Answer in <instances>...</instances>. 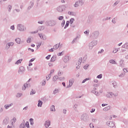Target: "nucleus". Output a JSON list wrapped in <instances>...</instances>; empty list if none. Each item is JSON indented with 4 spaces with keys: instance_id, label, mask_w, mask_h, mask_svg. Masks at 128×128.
Masks as SVG:
<instances>
[{
    "instance_id": "nucleus-1",
    "label": "nucleus",
    "mask_w": 128,
    "mask_h": 128,
    "mask_svg": "<svg viewBox=\"0 0 128 128\" xmlns=\"http://www.w3.org/2000/svg\"><path fill=\"white\" fill-rule=\"evenodd\" d=\"M98 36H100V32L95 30L92 32V34L91 35L92 40H97V38H98Z\"/></svg>"
},
{
    "instance_id": "nucleus-2",
    "label": "nucleus",
    "mask_w": 128,
    "mask_h": 128,
    "mask_svg": "<svg viewBox=\"0 0 128 128\" xmlns=\"http://www.w3.org/2000/svg\"><path fill=\"white\" fill-rule=\"evenodd\" d=\"M98 44V40H94L89 44L90 50H92L94 46H96Z\"/></svg>"
},
{
    "instance_id": "nucleus-3",
    "label": "nucleus",
    "mask_w": 128,
    "mask_h": 128,
    "mask_svg": "<svg viewBox=\"0 0 128 128\" xmlns=\"http://www.w3.org/2000/svg\"><path fill=\"white\" fill-rule=\"evenodd\" d=\"M16 28L18 30H20V32H24V30H26V27L22 24H17Z\"/></svg>"
},
{
    "instance_id": "nucleus-4",
    "label": "nucleus",
    "mask_w": 128,
    "mask_h": 128,
    "mask_svg": "<svg viewBox=\"0 0 128 128\" xmlns=\"http://www.w3.org/2000/svg\"><path fill=\"white\" fill-rule=\"evenodd\" d=\"M56 22L54 20H49L46 22V24L48 26H54V25L56 24Z\"/></svg>"
},
{
    "instance_id": "nucleus-5",
    "label": "nucleus",
    "mask_w": 128,
    "mask_h": 128,
    "mask_svg": "<svg viewBox=\"0 0 128 128\" xmlns=\"http://www.w3.org/2000/svg\"><path fill=\"white\" fill-rule=\"evenodd\" d=\"M81 120L83 122H88V115L86 114H84L81 116Z\"/></svg>"
},
{
    "instance_id": "nucleus-6",
    "label": "nucleus",
    "mask_w": 128,
    "mask_h": 128,
    "mask_svg": "<svg viewBox=\"0 0 128 128\" xmlns=\"http://www.w3.org/2000/svg\"><path fill=\"white\" fill-rule=\"evenodd\" d=\"M64 10H66V6L64 5L60 6L56 8V10L58 11V12H62Z\"/></svg>"
},
{
    "instance_id": "nucleus-7",
    "label": "nucleus",
    "mask_w": 128,
    "mask_h": 128,
    "mask_svg": "<svg viewBox=\"0 0 128 128\" xmlns=\"http://www.w3.org/2000/svg\"><path fill=\"white\" fill-rule=\"evenodd\" d=\"M30 78L28 81L24 84V87H22V90H26V88H28V86H30V84H28V82H30Z\"/></svg>"
},
{
    "instance_id": "nucleus-8",
    "label": "nucleus",
    "mask_w": 128,
    "mask_h": 128,
    "mask_svg": "<svg viewBox=\"0 0 128 128\" xmlns=\"http://www.w3.org/2000/svg\"><path fill=\"white\" fill-rule=\"evenodd\" d=\"M26 68H24V67L21 66L19 68V70H18V74H22L24 72Z\"/></svg>"
},
{
    "instance_id": "nucleus-9",
    "label": "nucleus",
    "mask_w": 128,
    "mask_h": 128,
    "mask_svg": "<svg viewBox=\"0 0 128 128\" xmlns=\"http://www.w3.org/2000/svg\"><path fill=\"white\" fill-rule=\"evenodd\" d=\"M82 62V58H80L79 60H78V63H76V66H76V68L77 70H78V68H80V64H81Z\"/></svg>"
},
{
    "instance_id": "nucleus-10",
    "label": "nucleus",
    "mask_w": 128,
    "mask_h": 128,
    "mask_svg": "<svg viewBox=\"0 0 128 128\" xmlns=\"http://www.w3.org/2000/svg\"><path fill=\"white\" fill-rule=\"evenodd\" d=\"M106 124L108 126H110V128H114V122L108 121L106 122Z\"/></svg>"
},
{
    "instance_id": "nucleus-11",
    "label": "nucleus",
    "mask_w": 128,
    "mask_h": 128,
    "mask_svg": "<svg viewBox=\"0 0 128 128\" xmlns=\"http://www.w3.org/2000/svg\"><path fill=\"white\" fill-rule=\"evenodd\" d=\"M8 122H10V119L8 118H6L4 120L2 124H4V126H6Z\"/></svg>"
},
{
    "instance_id": "nucleus-12",
    "label": "nucleus",
    "mask_w": 128,
    "mask_h": 128,
    "mask_svg": "<svg viewBox=\"0 0 128 128\" xmlns=\"http://www.w3.org/2000/svg\"><path fill=\"white\" fill-rule=\"evenodd\" d=\"M14 44V42H10L6 44V46L7 50H8L10 46H12Z\"/></svg>"
},
{
    "instance_id": "nucleus-13",
    "label": "nucleus",
    "mask_w": 128,
    "mask_h": 128,
    "mask_svg": "<svg viewBox=\"0 0 128 128\" xmlns=\"http://www.w3.org/2000/svg\"><path fill=\"white\" fill-rule=\"evenodd\" d=\"M34 0H33L32 2H30V6L28 8V10H30V8H32V6H34Z\"/></svg>"
},
{
    "instance_id": "nucleus-14",
    "label": "nucleus",
    "mask_w": 128,
    "mask_h": 128,
    "mask_svg": "<svg viewBox=\"0 0 128 128\" xmlns=\"http://www.w3.org/2000/svg\"><path fill=\"white\" fill-rule=\"evenodd\" d=\"M68 60H70V56H68V55L64 56V62L66 63L68 62Z\"/></svg>"
},
{
    "instance_id": "nucleus-15",
    "label": "nucleus",
    "mask_w": 128,
    "mask_h": 128,
    "mask_svg": "<svg viewBox=\"0 0 128 128\" xmlns=\"http://www.w3.org/2000/svg\"><path fill=\"white\" fill-rule=\"evenodd\" d=\"M44 126L46 128H48L50 126V121L46 120L45 122Z\"/></svg>"
},
{
    "instance_id": "nucleus-16",
    "label": "nucleus",
    "mask_w": 128,
    "mask_h": 128,
    "mask_svg": "<svg viewBox=\"0 0 128 128\" xmlns=\"http://www.w3.org/2000/svg\"><path fill=\"white\" fill-rule=\"evenodd\" d=\"M110 84H112V86L114 88H116L117 84H116V81H110Z\"/></svg>"
},
{
    "instance_id": "nucleus-17",
    "label": "nucleus",
    "mask_w": 128,
    "mask_h": 128,
    "mask_svg": "<svg viewBox=\"0 0 128 128\" xmlns=\"http://www.w3.org/2000/svg\"><path fill=\"white\" fill-rule=\"evenodd\" d=\"M42 101L40 100H38V108H42Z\"/></svg>"
},
{
    "instance_id": "nucleus-18",
    "label": "nucleus",
    "mask_w": 128,
    "mask_h": 128,
    "mask_svg": "<svg viewBox=\"0 0 128 128\" xmlns=\"http://www.w3.org/2000/svg\"><path fill=\"white\" fill-rule=\"evenodd\" d=\"M110 96H118V94L116 93V94H114V92H110Z\"/></svg>"
},
{
    "instance_id": "nucleus-19",
    "label": "nucleus",
    "mask_w": 128,
    "mask_h": 128,
    "mask_svg": "<svg viewBox=\"0 0 128 128\" xmlns=\"http://www.w3.org/2000/svg\"><path fill=\"white\" fill-rule=\"evenodd\" d=\"M56 60V56H53L52 57L51 59H50V62H54V60Z\"/></svg>"
},
{
    "instance_id": "nucleus-20",
    "label": "nucleus",
    "mask_w": 128,
    "mask_h": 128,
    "mask_svg": "<svg viewBox=\"0 0 128 128\" xmlns=\"http://www.w3.org/2000/svg\"><path fill=\"white\" fill-rule=\"evenodd\" d=\"M13 104L12 103L8 105H7V104H6L4 105V108L6 109V110H8V108H10V106H13Z\"/></svg>"
},
{
    "instance_id": "nucleus-21",
    "label": "nucleus",
    "mask_w": 128,
    "mask_h": 128,
    "mask_svg": "<svg viewBox=\"0 0 128 128\" xmlns=\"http://www.w3.org/2000/svg\"><path fill=\"white\" fill-rule=\"evenodd\" d=\"M12 6L10 4H9L8 6V9L9 12H12Z\"/></svg>"
},
{
    "instance_id": "nucleus-22",
    "label": "nucleus",
    "mask_w": 128,
    "mask_h": 128,
    "mask_svg": "<svg viewBox=\"0 0 128 128\" xmlns=\"http://www.w3.org/2000/svg\"><path fill=\"white\" fill-rule=\"evenodd\" d=\"M20 38H16L15 39V42L18 44H20Z\"/></svg>"
},
{
    "instance_id": "nucleus-23",
    "label": "nucleus",
    "mask_w": 128,
    "mask_h": 128,
    "mask_svg": "<svg viewBox=\"0 0 128 128\" xmlns=\"http://www.w3.org/2000/svg\"><path fill=\"white\" fill-rule=\"evenodd\" d=\"M122 48H123L128 49V42H126L125 44H124V45H122Z\"/></svg>"
},
{
    "instance_id": "nucleus-24",
    "label": "nucleus",
    "mask_w": 128,
    "mask_h": 128,
    "mask_svg": "<svg viewBox=\"0 0 128 128\" xmlns=\"http://www.w3.org/2000/svg\"><path fill=\"white\" fill-rule=\"evenodd\" d=\"M85 0H79L78 2L80 4V6H82L84 4Z\"/></svg>"
},
{
    "instance_id": "nucleus-25",
    "label": "nucleus",
    "mask_w": 128,
    "mask_h": 128,
    "mask_svg": "<svg viewBox=\"0 0 128 128\" xmlns=\"http://www.w3.org/2000/svg\"><path fill=\"white\" fill-rule=\"evenodd\" d=\"M68 26H70V21H66V24L64 27V29L66 28H68Z\"/></svg>"
},
{
    "instance_id": "nucleus-26",
    "label": "nucleus",
    "mask_w": 128,
    "mask_h": 128,
    "mask_svg": "<svg viewBox=\"0 0 128 128\" xmlns=\"http://www.w3.org/2000/svg\"><path fill=\"white\" fill-rule=\"evenodd\" d=\"M30 94V96L33 94H36V90H34V89H32Z\"/></svg>"
},
{
    "instance_id": "nucleus-27",
    "label": "nucleus",
    "mask_w": 128,
    "mask_h": 128,
    "mask_svg": "<svg viewBox=\"0 0 128 128\" xmlns=\"http://www.w3.org/2000/svg\"><path fill=\"white\" fill-rule=\"evenodd\" d=\"M58 48H60V44H56L54 46V50H58Z\"/></svg>"
},
{
    "instance_id": "nucleus-28",
    "label": "nucleus",
    "mask_w": 128,
    "mask_h": 128,
    "mask_svg": "<svg viewBox=\"0 0 128 128\" xmlns=\"http://www.w3.org/2000/svg\"><path fill=\"white\" fill-rule=\"evenodd\" d=\"M22 60H19L15 62V64H22Z\"/></svg>"
},
{
    "instance_id": "nucleus-29",
    "label": "nucleus",
    "mask_w": 128,
    "mask_h": 128,
    "mask_svg": "<svg viewBox=\"0 0 128 128\" xmlns=\"http://www.w3.org/2000/svg\"><path fill=\"white\" fill-rule=\"evenodd\" d=\"M30 124L31 126H34V119H32V118H30Z\"/></svg>"
},
{
    "instance_id": "nucleus-30",
    "label": "nucleus",
    "mask_w": 128,
    "mask_h": 128,
    "mask_svg": "<svg viewBox=\"0 0 128 128\" xmlns=\"http://www.w3.org/2000/svg\"><path fill=\"white\" fill-rule=\"evenodd\" d=\"M50 110L51 112H56V109L54 108V106L52 105L50 107Z\"/></svg>"
},
{
    "instance_id": "nucleus-31",
    "label": "nucleus",
    "mask_w": 128,
    "mask_h": 128,
    "mask_svg": "<svg viewBox=\"0 0 128 128\" xmlns=\"http://www.w3.org/2000/svg\"><path fill=\"white\" fill-rule=\"evenodd\" d=\"M110 106H108L105 108H104L103 109V110L104 111V112H107V110H110Z\"/></svg>"
},
{
    "instance_id": "nucleus-32",
    "label": "nucleus",
    "mask_w": 128,
    "mask_h": 128,
    "mask_svg": "<svg viewBox=\"0 0 128 128\" xmlns=\"http://www.w3.org/2000/svg\"><path fill=\"white\" fill-rule=\"evenodd\" d=\"M80 3L78 2H75V4H74V7L75 8H78V6H80Z\"/></svg>"
},
{
    "instance_id": "nucleus-33",
    "label": "nucleus",
    "mask_w": 128,
    "mask_h": 128,
    "mask_svg": "<svg viewBox=\"0 0 128 128\" xmlns=\"http://www.w3.org/2000/svg\"><path fill=\"white\" fill-rule=\"evenodd\" d=\"M39 30H44V26H40L38 27Z\"/></svg>"
},
{
    "instance_id": "nucleus-34",
    "label": "nucleus",
    "mask_w": 128,
    "mask_h": 128,
    "mask_svg": "<svg viewBox=\"0 0 128 128\" xmlns=\"http://www.w3.org/2000/svg\"><path fill=\"white\" fill-rule=\"evenodd\" d=\"M68 14H69L70 16H76V13L72 12H68Z\"/></svg>"
},
{
    "instance_id": "nucleus-35",
    "label": "nucleus",
    "mask_w": 128,
    "mask_h": 128,
    "mask_svg": "<svg viewBox=\"0 0 128 128\" xmlns=\"http://www.w3.org/2000/svg\"><path fill=\"white\" fill-rule=\"evenodd\" d=\"M58 76H54L53 78V80L54 82H56V80H58Z\"/></svg>"
},
{
    "instance_id": "nucleus-36",
    "label": "nucleus",
    "mask_w": 128,
    "mask_h": 128,
    "mask_svg": "<svg viewBox=\"0 0 128 128\" xmlns=\"http://www.w3.org/2000/svg\"><path fill=\"white\" fill-rule=\"evenodd\" d=\"M58 20H64V18L63 16H58L57 18Z\"/></svg>"
},
{
    "instance_id": "nucleus-37",
    "label": "nucleus",
    "mask_w": 128,
    "mask_h": 128,
    "mask_svg": "<svg viewBox=\"0 0 128 128\" xmlns=\"http://www.w3.org/2000/svg\"><path fill=\"white\" fill-rule=\"evenodd\" d=\"M66 24V20H62L61 26L62 28H64V24Z\"/></svg>"
},
{
    "instance_id": "nucleus-38",
    "label": "nucleus",
    "mask_w": 128,
    "mask_h": 128,
    "mask_svg": "<svg viewBox=\"0 0 128 128\" xmlns=\"http://www.w3.org/2000/svg\"><path fill=\"white\" fill-rule=\"evenodd\" d=\"M74 79H73V78L71 79L70 80V84H72H72H74Z\"/></svg>"
},
{
    "instance_id": "nucleus-39",
    "label": "nucleus",
    "mask_w": 128,
    "mask_h": 128,
    "mask_svg": "<svg viewBox=\"0 0 128 128\" xmlns=\"http://www.w3.org/2000/svg\"><path fill=\"white\" fill-rule=\"evenodd\" d=\"M26 126L28 128H30V122H26L25 124Z\"/></svg>"
},
{
    "instance_id": "nucleus-40",
    "label": "nucleus",
    "mask_w": 128,
    "mask_h": 128,
    "mask_svg": "<svg viewBox=\"0 0 128 128\" xmlns=\"http://www.w3.org/2000/svg\"><path fill=\"white\" fill-rule=\"evenodd\" d=\"M58 90L56 88L54 90L53 94H58Z\"/></svg>"
},
{
    "instance_id": "nucleus-41",
    "label": "nucleus",
    "mask_w": 128,
    "mask_h": 128,
    "mask_svg": "<svg viewBox=\"0 0 128 128\" xmlns=\"http://www.w3.org/2000/svg\"><path fill=\"white\" fill-rule=\"evenodd\" d=\"M74 18H72L71 19H70V24H72L74 23Z\"/></svg>"
},
{
    "instance_id": "nucleus-42",
    "label": "nucleus",
    "mask_w": 128,
    "mask_h": 128,
    "mask_svg": "<svg viewBox=\"0 0 128 128\" xmlns=\"http://www.w3.org/2000/svg\"><path fill=\"white\" fill-rule=\"evenodd\" d=\"M86 60H88V56H86V55L84 58H83V62H86Z\"/></svg>"
},
{
    "instance_id": "nucleus-43",
    "label": "nucleus",
    "mask_w": 128,
    "mask_h": 128,
    "mask_svg": "<svg viewBox=\"0 0 128 128\" xmlns=\"http://www.w3.org/2000/svg\"><path fill=\"white\" fill-rule=\"evenodd\" d=\"M109 62H110V64H116V61H114V60H110Z\"/></svg>"
},
{
    "instance_id": "nucleus-44",
    "label": "nucleus",
    "mask_w": 128,
    "mask_h": 128,
    "mask_svg": "<svg viewBox=\"0 0 128 128\" xmlns=\"http://www.w3.org/2000/svg\"><path fill=\"white\" fill-rule=\"evenodd\" d=\"M125 74H126V73L124 72L121 73V74L119 76L120 78H122L123 76H124Z\"/></svg>"
},
{
    "instance_id": "nucleus-45",
    "label": "nucleus",
    "mask_w": 128,
    "mask_h": 128,
    "mask_svg": "<svg viewBox=\"0 0 128 128\" xmlns=\"http://www.w3.org/2000/svg\"><path fill=\"white\" fill-rule=\"evenodd\" d=\"M96 78H102V74H100Z\"/></svg>"
},
{
    "instance_id": "nucleus-46",
    "label": "nucleus",
    "mask_w": 128,
    "mask_h": 128,
    "mask_svg": "<svg viewBox=\"0 0 128 128\" xmlns=\"http://www.w3.org/2000/svg\"><path fill=\"white\" fill-rule=\"evenodd\" d=\"M92 122H98V119L94 118H92Z\"/></svg>"
},
{
    "instance_id": "nucleus-47",
    "label": "nucleus",
    "mask_w": 128,
    "mask_h": 128,
    "mask_svg": "<svg viewBox=\"0 0 128 128\" xmlns=\"http://www.w3.org/2000/svg\"><path fill=\"white\" fill-rule=\"evenodd\" d=\"M110 20V17H106V18H104L103 19V22H104L106 20Z\"/></svg>"
},
{
    "instance_id": "nucleus-48",
    "label": "nucleus",
    "mask_w": 128,
    "mask_h": 128,
    "mask_svg": "<svg viewBox=\"0 0 128 128\" xmlns=\"http://www.w3.org/2000/svg\"><path fill=\"white\" fill-rule=\"evenodd\" d=\"M50 56H52V55H48L46 57V60H50Z\"/></svg>"
},
{
    "instance_id": "nucleus-49",
    "label": "nucleus",
    "mask_w": 128,
    "mask_h": 128,
    "mask_svg": "<svg viewBox=\"0 0 128 128\" xmlns=\"http://www.w3.org/2000/svg\"><path fill=\"white\" fill-rule=\"evenodd\" d=\"M31 38H28V39L27 40L26 42H28V44H30V40H31Z\"/></svg>"
},
{
    "instance_id": "nucleus-50",
    "label": "nucleus",
    "mask_w": 128,
    "mask_h": 128,
    "mask_svg": "<svg viewBox=\"0 0 128 128\" xmlns=\"http://www.w3.org/2000/svg\"><path fill=\"white\" fill-rule=\"evenodd\" d=\"M46 78L47 80H48L50 78V74H49L48 76H46Z\"/></svg>"
},
{
    "instance_id": "nucleus-51",
    "label": "nucleus",
    "mask_w": 128,
    "mask_h": 128,
    "mask_svg": "<svg viewBox=\"0 0 128 128\" xmlns=\"http://www.w3.org/2000/svg\"><path fill=\"white\" fill-rule=\"evenodd\" d=\"M42 38L44 40H46V37L44 35L42 36Z\"/></svg>"
},
{
    "instance_id": "nucleus-52",
    "label": "nucleus",
    "mask_w": 128,
    "mask_h": 128,
    "mask_svg": "<svg viewBox=\"0 0 128 128\" xmlns=\"http://www.w3.org/2000/svg\"><path fill=\"white\" fill-rule=\"evenodd\" d=\"M118 2H120V1H116V2H115L114 4V6H116L117 4H118Z\"/></svg>"
},
{
    "instance_id": "nucleus-53",
    "label": "nucleus",
    "mask_w": 128,
    "mask_h": 128,
    "mask_svg": "<svg viewBox=\"0 0 128 128\" xmlns=\"http://www.w3.org/2000/svg\"><path fill=\"white\" fill-rule=\"evenodd\" d=\"M118 49H115L114 50H113L112 52H113V54H116V52H118Z\"/></svg>"
},
{
    "instance_id": "nucleus-54",
    "label": "nucleus",
    "mask_w": 128,
    "mask_h": 128,
    "mask_svg": "<svg viewBox=\"0 0 128 128\" xmlns=\"http://www.w3.org/2000/svg\"><path fill=\"white\" fill-rule=\"evenodd\" d=\"M90 128H94V124H92V123H90Z\"/></svg>"
},
{
    "instance_id": "nucleus-55",
    "label": "nucleus",
    "mask_w": 128,
    "mask_h": 128,
    "mask_svg": "<svg viewBox=\"0 0 128 128\" xmlns=\"http://www.w3.org/2000/svg\"><path fill=\"white\" fill-rule=\"evenodd\" d=\"M106 96L107 98H112V96H110V92L108 93V94H106Z\"/></svg>"
},
{
    "instance_id": "nucleus-56",
    "label": "nucleus",
    "mask_w": 128,
    "mask_h": 128,
    "mask_svg": "<svg viewBox=\"0 0 128 128\" xmlns=\"http://www.w3.org/2000/svg\"><path fill=\"white\" fill-rule=\"evenodd\" d=\"M42 86H46V80H44L43 81H42Z\"/></svg>"
},
{
    "instance_id": "nucleus-57",
    "label": "nucleus",
    "mask_w": 128,
    "mask_h": 128,
    "mask_svg": "<svg viewBox=\"0 0 128 128\" xmlns=\"http://www.w3.org/2000/svg\"><path fill=\"white\" fill-rule=\"evenodd\" d=\"M88 64H86V66H84V70H86V68H88Z\"/></svg>"
},
{
    "instance_id": "nucleus-58",
    "label": "nucleus",
    "mask_w": 128,
    "mask_h": 128,
    "mask_svg": "<svg viewBox=\"0 0 128 128\" xmlns=\"http://www.w3.org/2000/svg\"><path fill=\"white\" fill-rule=\"evenodd\" d=\"M124 60H120V66L122 65V64H124Z\"/></svg>"
},
{
    "instance_id": "nucleus-59",
    "label": "nucleus",
    "mask_w": 128,
    "mask_h": 128,
    "mask_svg": "<svg viewBox=\"0 0 128 128\" xmlns=\"http://www.w3.org/2000/svg\"><path fill=\"white\" fill-rule=\"evenodd\" d=\"M84 34H90V30H86L84 32Z\"/></svg>"
},
{
    "instance_id": "nucleus-60",
    "label": "nucleus",
    "mask_w": 128,
    "mask_h": 128,
    "mask_svg": "<svg viewBox=\"0 0 128 128\" xmlns=\"http://www.w3.org/2000/svg\"><path fill=\"white\" fill-rule=\"evenodd\" d=\"M11 30H14V25H12V26H10Z\"/></svg>"
},
{
    "instance_id": "nucleus-61",
    "label": "nucleus",
    "mask_w": 128,
    "mask_h": 128,
    "mask_svg": "<svg viewBox=\"0 0 128 128\" xmlns=\"http://www.w3.org/2000/svg\"><path fill=\"white\" fill-rule=\"evenodd\" d=\"M20 128H26V125H20Z\"/></svg>"
},
{
    "instance_id": "nucleus-62",
    "label": "nucleus",
    "mask_w": 128,
    "mask_h": 128,
    "mask_svg": "<svg viewBox=\"0 0 128 128\" xmlns=\"http://www.w3.org/2000/svg\"><path fill=\"white\" fill-rule=\"evenodd\" d=\"M28 50H30L32 52H34V50L32 49V48H28Z\"/></svg>"
},
{
    "instance_id": "nucleus-63",
    "label": "nucleus",
    "mask_w": 128,
    "mask_h": 128,
    "mask_svg": "<svg viewBox=\"0 0 128 128\" xmlns=\"http://www.w3.org/2000/svg\"><path fill=\"white\" fill-rule=\"evenodd\" d=\"M126 110H128V109H126V108L124 107L123 110L124 112H126Z\"/></svg>"
},
{
    "instance_id": "nucleus-64",
    "label": "nucleus",
    "mask_w": 128,
    "mask_h": 128,
    "mask_svg": "<svg viewBox=\"0 0 128 128\" xmlns=\"http://www.w3.org/2000/svg\"><path fill=\"white\" fill-rule=\"evenodd\" d=\"M28 106H26V107H24V108H23V110H28Z\"/></svg>"
}]
</instances>
